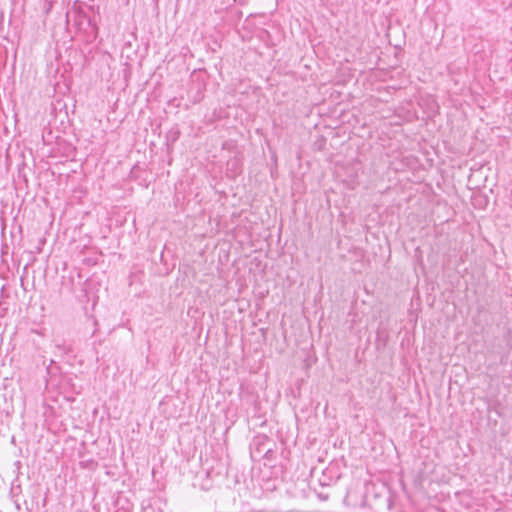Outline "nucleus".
I'll list each match as a JSON object with an SVG mask.
<instances>
[{"instance_id":"nucleus-1","label":"nucleus","mask_w":512,"mask_h":512,"mask_svg":"<svg viewBox=\"0 0 512 512\" xmlns=\"http://www.w3.org/2000/svg\"><path fill=\"white\" fill-rule=\"evenodd\" d=\"M270 439L266 435H257L253 438L252 447L255 452L262 455L266 459H271L273 450L267 447Z\"/></svg>"},{"instance_id":"nucleus-2","label":"nucleus","mask_w":512,"mask_h":512,"mask_svg":"<svg viewBox=\"0 0 512 512\" xmlns=\"http://www.w3.org/2000/svg\"><path fill=\"white\" fill-rule=\"evenodd\" d=\"M318 497L321 499V500H327L328 499V496L327 495H323V494H318Z\"/></svg>"}]
</instances>
